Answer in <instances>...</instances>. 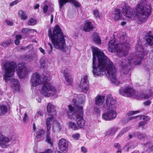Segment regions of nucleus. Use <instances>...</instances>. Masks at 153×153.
<instances>
[{
  "instance_id": "nucleus-1",
  "label": "nucleus",
  "mask_w": 153,
  "mask_h": 153,
  "mask_svg": "<svg viewBox=\"0 0 153 153\" xmlns=\"http://www.w3.org/2000/svg\"><path fill=\"white\" fill-rule=\"evenodd\" d=\"M93 74L95 76H102L107 73L112 84L118 85L123 82L116 79L117 70L114 64L102 51L96 47L92 48Z\"/></svg>"
},
{
  "instance_id": "nucleus-2",
  "label": "nucleus",
  "mask_w": 153,
  "mask_h": 153,
  "mask_svg": "<svg viewBox=\"0 0 153 153\" xmlns=\"http://www.w3.org/2000/svg\"><path fill=\"white\" fill-rule=\"evenodd\" d=\"M74 97L76 99H72L71 104H73L74 107H72V105H68V110L66 112V116L68 118L71 120L74 119L76 117V114L78 111L80 115L76 117L77 125L78 126V128H83L85 126V120L83 116V110L82 104L85 101V97L83 95H77L75 94H74Z\"/></svg>"
},
{
  "instance_id": "nucleus-3",
  "label": "nucleus",
  "mask_w": 153,
  "mask_h": 153,
  "mask_svg": "<svg viewBox=\"0 0 153 153\" xmlns=\"http://www.w3.org/2000/svg\"><path fill=\"white\" fill-rule=\"evenodd\" d=\"M51 32V30L49 29L48 35L54 47L64 52L67 51V52L69 53L70 50L65 44V36L59 26L58 25H56L53 33Z\"/></svg>"
},
{
  "instance_id": "nucleus-4",
  "label": "nucleus",
  "mask_w": 153,
  "mask_h": 153,
  "mask_svg": "<svg viewBox=\"0 0 153 153\" xmlns=\"http://www.w3.org/2000/svg\"><path fill=\"white\" fill-rule=\"evenodd\" d=\"M117 107L116 101L111 95L106 96L105 105L104 107L107 111L102 114V119L106 121H109L115 119L117 116L116 111Z\"/></svg>"
},
{
  "instance_id": "nucleus-5",
  "label": "nucleus",
  "mask_w": 153,
  "mask_h": 153,
  "mask_svg": "<svg viewBox=\"0 0 153 153\" xmlns=\"http://www.w3.org/2000/svg\"><path fill=\"white\" fill-rule=\"evenodd\" d=\"M150 6L147 4L146 0H141L135 9V15L141 23L148 18L151 12Z\"/></svg>"
},
{
  "instance_id": "nucleus-6",
  "label": "nucleus",
  "mask_w": 153,
  "mask_h": 153,
  "mask_svg": "<svg viewBox=\"0 0 153 153\" xmlns=\"http://www.w3.org/2000/svg\"><path fill=\"white\" fill-rule=\"evenodd\" d=\"M1 66L4 71V79L7 82L14 76L16 64L13 61H6L2 63Z\"/></svg>"
},
{
  "instance_id": "nucleus-7",
  "label": "nucleus",
  "mask_w": 153,
  "mask_h": 153,
  "mask_svg": "<svg viewBox=\"0 0 153 153\" xmlns=\"http://www.w3.org/2000/svg\"><path fill=\"white\" fill-rule=\"evenodd\" d=\"M122 48L121 49L119 48H118V45L116 43L115 39L109 41L108 44V50L110 52H116V55L122 56L126 55L129 49L128 44L127 43H123Z\"/></svg>"
},
{
  "instance_id": "nucleus-8",
  "label": "nucleus",
  "mask_w": 153,
  "mask_h": 153,
  "mask_svg": "<svg viewBox=\"0 0 153 153\" xmlns=\"http://www.w3.org/2000/svg\"><path fill=\"white\" fill-rule=\"evenodd\" d=\"M57 92V90L51 84L46 83L42 87L41 94L46 97L53 96Z\"/></svg>"
},
{
  "instance_id": "nucleus-9",
  "label": "nucleus",
  "mask_w": 153,
  "mask_h": 153,
  "mask_svg": "<svg viewBox=\"0 0 153 153\" xmlns=\"http://www.w3.org/2000/svg\"><path fill=\"white\" fill-rule=\"evenodd\" d=\"M141 59L142 57L141 56L140 58L135 60L133 58L130 57L128 61L123 60L120 66V70L121 72L124 74L125 72H127L128 71L127 70V66L128 64H133L134 65L139 64L140 63Z\"/></svg>"
},
{
  "instance_id": "nucleus-10",
  "label": "nucleus",
  "mask_w": 153,
  "mask_h": 153,
  "mask_svg": "<svg viewBox=\"0 0 153 153\" xmlns=\"http://www.w3.org/2000/svg\"><path fill=\"white\" fill-rule=\"evenodd\" d=\"M47 78L45 77L42 80L41 76L38 73L34 74L31 78V82L32 85L33 86L36 87L40 85L42 82H46L47 81Z\"/></svg>"
},
{
  "instance_id": "nucleus-11",
  "label": "nucleus",
  "mask_w": 153,
  "mask_h": 153,
  "mask_svg": "<svg viewBox=\"0 0 153 153\" xmlns=\"http://www.w3.org/2000/svg\"><path fill=\"white\" fill-rule=\"evenodd\" d=\"M17 75L20 78H24L27 74L28 71L25 67L24 63L19 64L16 68Z\"/></svg>"
},
{
  "instance_id": "nucleus-12",
  "label": "nucleus",
  "mask_w": 153,
  "mask_h": 153,
  "mask_svg": "<svg viewBox=\"0 0 153 153\" xmlns=\"http://www.w3.org/2000/svg\"><path fill=\"white\" fill-rule=\"evenodd\" d=\"M140 112V111L137 110L135 111H129L127 114V115L128 116L127 120L128 121L131 120L133 119H134L136 117H139L140 120H143V122H146L148 120V117L146 116L143 115L140 116H137V117L131 116L132 115L135 114L139 113Z\"/></svg>"
},
{
  "instance_id": "nucleus-13",
  "label": "nucleus",
  "mask_w": 153,
  "mask_h": 153,
  "mask_svg": "<svg viewBox=\"0 0 153 153\" xmlns=\"http://www.w3.org/2000/svg\"><path fill=\"white\" fill-rule=\"evenodd\" d=\"M119 93L123 96L131 97L135 94V91L131 87H127L120 89L119 90Z\"/></svg>"
},
{
  "instance_id": "nucleus-14",
  "label": "nucleus",
  "mask_w": 153,
  "mask_h": 153,
  "mask_svg": "<svg viewBox=\"0 0 153 153\" xmlns=\"http://www.w3.org/2000/svg\"><path fill=\"white\" fill-rule=\"evenodd\" d=\"M81 90L84 92H86L88 90V84L87 80V76H85L81 79L79 85Z\"/></svg>"
},
{
  "instance_id": "nucleus-15",
  "label": "nucleus",
  "mask_w": 153,
  "mask_h": 153,
  "mask_svg": "<svg viewBox=\"0 0 153 153\" xmlns=\"http://www.w3.org/2000/svg\"><path fill=\"white\" fill-rule=\"evenodd\" d=\"M53 114H49L48 117L46 120V124L47 128V130H51V125L53 124V125L56 122Z\"/></svg>"
},
{
  "instance_id": "nucleus-16",
  "label": "nucleus",
  "mask_w": 153,
  "mask_h": 153,
  "mask_svg": "<svg viewBox=\"0 0 153 153\" xmlns=\"http://www.w3.org/2000/svg\"><path fill=\"white\" fill-rule=\"evenodd\" d=\"M123 15L129 19H134V15L132 14V10L129 6H125L123 9Z\"/></svg>"
},
{
  "instance_id": "nucleus-17",
  "label": "nucleus",
  "mask_w": 153,
  "mask_h": 153,
  "mask_svg": "<svg viewBox=\"0 0 153 153\" xmlns=\"http://www.w3.org/2000/svg\"><path fill=\"white\" fill-rule=\"evenodd\" d=\"M68 144L67 141L64 139H62L59 140V148L60 150L64 153H66L68 150Z\"/></svg>"
},
{
  "instance_id": "nucleus-18",
  "label": "nucleus",
  "mask_w": 153,
  "mask_h": 153,
  "mask_svg": "<svg viewBox=\"0 0 153 153\" xmlns=\"http://www.w3.org/2000/svg\"><path fill=\"white\" fill-rule=\"evenodd\" d=\"M9 140L8 138L0 134V145L3 148H5L9 145Z\"/></svg>"
},
{
  "instance_id": "nucleus-19",
  "label": "nucleus",
  "mask_w": 153,
  "mask_h": 153,
  "mask_svg": "<svg viewBox=\"0 0 153 153\" xmlns=\"http://www.w3.org/2000/svg\"><path fill=\"white\" fill-rule=\"evenodd\" d=\"M113 17L116 20L119 19H124V17L123 16L120 10L117 9L114 12Z\"/></svg>"
},
{
  "instance_id": "nucleus-20",
  "label": "nucleus",
  "mask_w": 153,
  "mask_h": 153,
  "mask_svg": "<svg viewBox=\"0 0 153 153\" xmlns=\"http://www.w3.org/2000/svg\"><path fill=\"white\" fill-rule=\"evenodd\" d=\"M93 28V26L92 24V22L90 20L85 22V25L83 27V30L85 32L89 31Z\"/></svg>"
},
{
  "instance_id": "nucleus-21",
  "label": "nucleus",
  "mask_w": 153,
  "mask_h": 153,
  "mask_svg": "<svg viewBox=\"0 0 153 153\" xmlns=\"http://www.w3.org/2000/svg\"><path fill=\"white\" fill-rule=\"evenodd\" d=\"M12 87L16 91H19L20 89V85L17 79H13L11 81Z\"/></svg>"
},
{
  "instance_id": "nucleus-22",
  "label": "nucleus",
  "mask_w": 153,
  "mask_h": 153,
  "mask_svg": "<svg viewBox=\"0 0 153 153\" xmlns=\"http://www.w3.org/2000/svg\"><path fill=\"white\" fill-rule=\"evenodd\" d=\"M64 76L67 84L68 85H71L72 83V79L70 74L65 70L64 71Z\"/></svg>"
},
{
  "instance_id": "nucleus-23",
  "label": "nucleus",
  "mask_w": 153,
  "mask_h": 153,
  "mask_svg": "<svg viewBox=\"0 0 153 153\" xmlns=\"http://www.w3.org/2000/svg\"><path fill=\"white\" fill-rule=\"evenodd\" d=\"M50 130H47L46 134L45 141L50 144L52 146L53 145V141L50 136Z\"/></svg>"
},
{
  "instance_id": "nucleus-24",
  "label": "nucleus",
  "mask_w": 153,
  "mask_h": 153,
  "mask_svg": "<svg viewBox=\"0 0 153 153\" xmlns=\"http://www.w3.org/2000/svg\"><path fill=\"white\" fill-rule=\"evenodd\" d=\"M104 98L105 97L103 96L98 95L96 98V104L98 106H100L102 105L104 100Z\"/></svg>"
},
{
  "instance_id": "nucleus-25",
  "label": "nucleus",
  "mask_w": 153,
  "mask_h": 153,
  "mask_svg": "<svg viewBox=\"0 0 153 153\" xmlns=\"http://www.w3.org/2000/svg\"><path fill=\"white\" fill-rule=\"evenodd\" d=\"M18 17L22 20H25L27 19V16L26 13L22 10H19L18 13Z\"/></svg>"
},
{
  "instance_id": "nucleus-26",
  "label": "nucleus",
  "mask_w": 153,
  "mask_h": 153,
  "mask_svg": "<svg viewBox=\"0 0 153 153\" xmlns=\"http://www.w3.org/2000/svg\"><path fill=\"white\" fill-rule=\"evenodd\" d=\"M47 110L48 113L50 114H53V115H56V112L54 106L51 103H49L47 107Z\"/></svg>"
},
{
  "instance_id": "nucleus-27",
  "label": "nucleus",
  "mask_w": 153,
  "mask_h": 153,
  "mask_svg": "<svg viewBox=\"0 0 153 153\" xmlns=\"http://www.w3.org/2000/svg\"><path fill=\"white\" fill-rule=\"evenodd\" d=\"M45 131L42 129H39L35 134V135L36 138L40 139L43 137L44 133Z\"/></svg>"
},
{
  "instance_id": "nucleus-28",
  "label": "nucleus",
  "mask_w": 153,
  "mask_h": 153,
  "mask_svg": "<svg viewBox=\"0 0 153 153\" xmlns=\"http://www.w3.org/2000/svg\"><path fill=\"white\" fill-rule=\"evenodd\" d=\"M7 110L8 108L6 105H0V115H3L6 114Z\"/></svg>"
},
{
  "instance_id": "nucleus-29",
  "label": "nucleus",
  "mask_w": 153,
  "mask_h": 153,
  "mask_svg": "<svg viewBox=\"0 0 153 153\" xmlns=\"http://www.w3.org/2000/svg\"><path fill=\"white\" fill-rule=\"evenodd\" d=\"M62 126L57 122L53 127V132H58L60 131L62 128Z\"/></svg>"
},
{
  "instance_id": "nucleus-30",
  "label": "nucleus",
  "mask_w": 153,
  "mask_h": 153,
  "mask_svg": "<svg viewBox=\"0 0 153 153\" xmlns=\"http://www.w3.org/2000/svg\"><path fill=\"white\" fill-rule=\"evenodd\" d=\"M137 136L138 138L141 140H144L147 138V137L145 134H141L139 132H136L135 135Z\"/></svg>"
},
{
  "instance_id": "nucleus-31",
  "label": "nucleus",
  "mask_w": 153,
  "mask_h": 153,
  "mask_svg": "<svg viewBox=\"0 0 153 153\" xmlns=\"http://www.w3.org/2000/svg\"><path fill=\"white\" fill-rule=\"evenodd\" d=\"M117 130V128L116 127L113 128L107 131L106 134L107 135H112L116 132Z\"/></svg>"
},
{
  "instance_id": "nucleus-32",
  "label": "nucleus",
  "mask_w": 153,
  "mask_h": 153,
  "mask_svg": "<svg viewBox=\"0 0 153 153\" xmlns=\"http://www.w3.org/2000/svg\"><path fill=\"white\" fill-rule=\"evenodd\" d=\"M68 126L69 127L74 130L78 128V126L77 124L72 121H70L68 122Z\"/></svg>"
},
{
  "instance_id": "nucleus-33",
  "label": "nucleus",
  "mask_w": 153,
  "mask_h": 153,
  "mask_svg": "<svg viewBox=\"0 0 153 153\" xmlns=\"http://www.w3.org/2000/svg\"><path fill=\"white\" fill-rule=\"evenodd\" d=\"M152 94L151 93L149 94H141L139 95V99L140 100L149 99L151 97Z\"/></svg>"
},
{
  "instance_id": "nucleus-34",
  "label": "nucleus",
  "mask_w": 153,
  "mask_h": 153,
  "mask_svg": "<svg viewBox=\"0 0 153 153\" xmlns=\"http://www.w3.org/2000/svg\"><path fill=\"white\" fill-rule=\"evenodd\" d=\"M93 14L94 16L96 18L100 19L101 16V14L97 9H95L93 10Z\"/></svg>"
},
{
  "instance_id": "nucleus-35",
  "label": "nucleus",
  "mask_w": 153,
  "mask_h": 153,
  "mask_svg": "<svg viewBox=\"0 0 153 153\" xmlns=\"http://www.w3.org/2000/svg\"><path fill=\"white\" fill-rule=\"evenodd\" d=\"M135 49L137 50L138 51L140 52V53H141L142 55L143 56L145 55V53L143 52V48L140 46H139L138 44H136L135 47Z\"/></svg>"
},
{
  "instance_id": "nucleus-36",
  "label": "nucleus",
  "mask_w": 153,
  "mask_h": 153,
  "mask_svg": "<svg viewBox=\"0 0 153 153\" xmlns=\"http://www.w3.org/2000/svg\"><path fill=\"white\" fill-rule=\"evenodd\" d=\"M48 2L46 1H45L44 3L42 9L43 13L45 14L47 12L48 9Z\"/></svg>"
},
{
  "instance_id": "nucleus-37",
  "label": "nucleus",
  "mask_w": 153,
  "mask_h": 153,
  "mask_svg": "<svg viewBox=\"0 0 153 153\" xmlns=\"http://www.w3.org/2000/svg\"><path fill=\"white\" fill-rule=\"evenodd\" d=\"M93 40L94 42L98 44H100L101 43L100 39L98 35L94 36Z\"/></svg>"
},
{
  "instance_id": "nucleus-38",
  "label": "nucleus",
  "mask_w": 153,
  "mask_h": 153,
  "mask_svg": "<svg viewBox=\"0 0 153 153\" xmlns=\"http://www.w3.org/2000/svg\"><path fill=\"white\" fill-rule=\"evenodd\" d=\"M16 39L15 41V44L16 45H18L20 43V40L22 38L21 35H18L16 36Z\"/></svg>"
},
{
  "instance_id": "nucleus-39",
  "label": "nucleus",
  "mask_w": 153,
  "mask_h": 153,
  "mask_svg": "<svg viewBox=\"0 0 153 153\" xmlns=\"http://www.w3.org/2000/svg\"><path fill=\"white\" fill-rule=\"evenodd\" d=\"M36 21L34 19L31 18L28 22V24L30 25H36Z\"/></svg>"
},
{
  "instance_id": "nucleus-40",
  "label": "nucleus",
  "mask_w": 153,
  "mask_h": 153,
  "mask_svg": "<svg viewBox=\"0 0 153 153\" xmlns=\"http://www.w3.org/2000/svg\"><path fill=\"white\" fill-rule=\"evenodd\" d=\"M130 129L129 127H127L123 128L119 133L118 135L121 136L124 133L128 131Z\"/></svg>"
},
{
  "instance_id": "nucleus-41",
  "label": "nucleus",
  "mask_w": 153,
  "mask_h": 153,
  "mask_svg": "<svg viewBox=\"0 0 153 153\" xmlns=\"http://www.w3.org/2000/svg\"><path fill=\"white\" fill-rule=\"evenodd\" d=\"M11 42L10 40H7L2 43V45L4 47H6L9 45Z\"/></svg>"
},
{
  "instance_id": "nucleus-42",
  "label": "nucleus",
  "mask_w": 153,
  "mask_h": 153,
  "mask_svg": "<svg viewBox=\"0 0 153 153\" xmlns=\"http://www.w3.org/2000/svg\"><path fill=\"white\" fill-rule=\"evenodd\" d=\"M70 2L72 3L76 7H79L81 6L80 4L75 0H71Z\"/></svg>"
},
{
  "instance_id": "nucleus-43",
  "label": "nucleus",
  "mask_w": 153,
  "mask_h": 153,
  "mask_svg": "<svg viewBox=\"0 0 153 153\" xmlns=\"http://www.w3.org/2000/svg\"><path fill=\"white\" fill-rule=\"evenodd\" d=\"M20 2L19 0H16L15 1L10 2V6L13 7L14 6L17 4L18 3Z\"/></svg>"
},
{
  "instance_id": "nucleus-44",
  "label": "nucleus",
  "mask_w": 153,
  "mask_h": 153,
  "mask_svg": "<svg viewBox=\"0 0 153 153\" xmlns=\"http://www.w3.org/2000/svg\"><path fill=\"white\" fill-rule=\"evenodd\" d=\"M30 29L23 28L22 30V32L24 34H28L30 33Z\"/></svg>"
},
{
  "instance_id": "nucleus-45",
  "label": "nucleus",
  "mask_w": 153,
  "mask_h": 153,
  "mask_svg": "<svg viewBox=\"0 0 153 153\" xmlns=\"http://www.w3.org/2000/svg\"><path fill=\"white\" fill-rule=\"evenodd\" d=\"M28 119V116L27 115V113L26 112H25L24 113V117L23 118V121L25 122H27Z\"/></svg>"
},
{
  "instance_id": "nucleus-46",
  "label": "nucleus",
  "mask_w": 153,
  "mask_h": 153,
  "mask_svg": "<svg viewBox=\"0 0 153 153\" xmlns=\"http://www.w3.org/2000/svg\"><path fill=\"white\" fill-rule=\"evenodd\" d=\"M49 50H48L49 53H51L52 51V46L51 43H48V46Z\"/></svg>"
},
{
  "instance_id": "nucleus-47",
  "label": "nucleus",
  "mask_w": 153,
  "mask_h": 153,
  "mask_svg": "<svg viewBox=\"0 0 153 153\" xmlns=\"http://www.w3.org/2000/svg\"><path fill=\"white\" fill-rule=\"evenodd\" d=\"M43 112L42 111H37V113L36 114V115L35 116V119H37L38 116V115H39L40 116H42L43 115Z\"/></svg>"
},
{
  "instance_id": "nucleus-48",
  "label": "nucleus",
  "mask_w": 153,
  "mask_h": 153,
  "mask_svg": "<svg viewBox=\"0 0 153 153\" xmlns=\"http://www.w3.org/2000/svg\"><path fill=\"white\" fill-rule=\"evenodd\" d=\"M52 151L50 149H47L45 150L43 152L39 153H52Z\"/></svg>"
},
{
  "instance_id": "nucleus-49",
  "label": "nucleus",
  "mask_w": 153,
  "mask_h": 153,
  "mask_svg": "<svg viewBox=\"0 0 153 153\" xmlns=\"http://www.w3.org/2000/svg\"><path fill=\"white\" fill-rule=\"evenodd\" d=\"M80 135L78 134H75L73 135L72 137L75 139L77 140L79 137Z\"/></svg>"
},
{
  "instance_id": "nucleus-50",
  "label": "nucleus",
  "mask_w": 153,
  "mask_h": 153,
  "mask_svg": "<svg viewBox=\"0 0 153 153\" xmlns=\"http://www.w3.org/2000/svg\"><path fill=\"white\" fill-rule=\"evenodd\" d=\"M5 22L8 25L12 26L13 25V22L11 21L7 20Z\"/></svg>"
},
{
  "instance_id": "nucleus-51",
  "label": "nucleus",
  "mask_w": 153,
  "mask_h": 153,
  "mask_svg": "<svg viewBox=\"0 0 153 153\" xmlns=\"http://www.w3.org/2000/svg\"><path fill=\"white\" fill-rule=\"evenodd\" d=\"M114 147L117 149L121 148L120 144L118 143H115L114 144Z\"/></svg>"
},
{
  "instance_id": "nucleus-52",
  "label": "nucleus",
  "mask_w": 153,
  "mask_h": 153,
  "mask_svg": "<svg viewBox=\"0 0 153 153\" xmlns=\"http://www.w3.org/2000/svg\"><path fill=\"white\" fill-rule=\"evenodd\" d=\"M151 102L150 100H147L145 101L144 102V104L145 105L147 106L151 104Z\"/></svg>"
},
{
  "instance_id": "nucleus-53",
  "label": "nucleus",
  "mask_w": 153,
  "mask_h": 153,
  "mask_svg": "<svg viewBox=\"0 0 153 153\" xmlns=\"http://www.w3.org/2000/svg\"><path fill=\"white\" fill-rule=\"evenodd\" d=\"M146 123V122L142 121L139 123V127L144 125Z\"/></svg>"
},
{
  "instance_id": "nucleus-54",
  "label": "nucleus",
  "mask_w": 153,
  "mask_h": 153,
  "mask_svg": "<svg viewBox=\"0 0 153 153\" xmlns=\"http://www.w3.org/2000/svg\"><path fill=\"white\" fill-rule=\"evenodd\" d=\"M40 63L42 66L43 67L45 66V61L43 59H41L40 61Z\"/></svg>"
},
{
  "instance_id": "nucleus-55",
  "label": "nucleus",
  "mask_w": 153,
  "mask_h": 153,
  "mask_svg": "<svg viewBox=\"0 0 153 153\" xmlns=\"http://www.w3.org/2000/svg\"><path fill=\"white\" fill-rule=\"evenodd\" d=\"M81 150L84 153H85L87 152V149L86 148L84 147H82Z\"/></svg>"
},
{
  "instance_id": "nucleus-56",
  "label": "nucleus",
  "mask_w": 153,
  "mask_h": 153,
  "mask_svg": "<svg viewBox=\"0 0 153 153\" xmlns=\"http://www.w3.org/2000/svg\"><path fill=\"white\" fill-rule=\"evenodd\" d=\"M39 50L43 54H45L44 50L42 48H39Z\"/></svg>"
},
{
  "instance_id": "nucleus-57",
  "label": "nucleus",
  "mask_w": 153,
  "mask_h": 153,
  "mask_svg": "<svg viewBox=\"0 0 153 153\" xmlns=\"http://www.w3.org/2000/svg\"><path fill=\"white\" fill-rule=\"evenodd\" d=\"M36 33V30L35 29H30V33Z\"/></svg>"
},
{
  "instance_id": "nucleus-58",
  "label": "nucleus",
  "mask_w": 153,
  "mask_h": 153,
  "mask_svg": "<svg viewBox=\"0 0 153 153\" xmlns=\"http://www.w3.org/2000/svg\"><path fill=\"white\" fill-rule=\"evenodd\" d=\"M53 16L52 15H51V24L53 21Z\"/></svg>"
},
{
  "instance_id": "nucleus-59",
  "label": "nucleus",
  "mask_w": 153,
  "mask_h": 153,
  "mask_svg": "<svg viewBox=\"0 0 153 153\" xmlns=\"http://www.w3.org/2000/svg\"><path fill=\"white\" fill-rule=\"evenodd\" d=\"M36 129V127L35 124L33 123V130L34 131H35Z\"/></svg>"
},
{
  "instance_id": "nucleus-60",
  "label": "nucleus",
  "mask_w": 153,
  "mask_h": 153,
  "mask_svg": "<svg viewBox=\"0 0 153 153\" xmlns=\"http://www.w3.org/2000/svg\"><path fill=\"white\" fill-rule=\"evenodd\" d=\"M94 111L95 112L97 113H99L100 112V110L99 109H97L96 108H95L94 109Z\"/></svg>"
},
{
  "instance_id": "nucleus-61",
  "label": "nucleus",
  "mask_w": 153,
  "mask_h": 153,
  "mask_svg": "<svg viewBox=\"0 0 153 153\" xmlns=\"http://www.w3.org/2000/svg\"><path fill=\"white\" fill-rule=\"evenodd\" d=\"M39 4H36L34 6V8L35 9H36L38 8L39 7Z\"/></svg>"
},
{
  "instance_id": "nucleus-62",
  "label": "nucleus",
  "mask_w": 153,
  "mask_h": 153,
  "mask_svg": "<svg viewBox=\"0 0 153 153\" xmlns=\"http://www.w3.org/2000/svg\"><path fill=\"white\" fill-rule=\"evenodd\" d=\"M121 149L120 148L119 149H117V153H121Z\"/></svg>"
},
{
  "instance_id": "nucleus-63",
  "label": "nucleus",
  "mask_w": 153,
  "mask_h": 153,
  "mask_svg": "<svg viewBox=\"0 0 153 153\" xmlns=\"http://www.w3.org/2000/svg\"><path fill=\"white\" fill-rule=\"evenodd\" d=\"M126 23V22H125V21H123V22H121V25L122 26H124L125 25Z\"/></svg>"
},
{
  "instance_id": "nucleus-64",
  "label": "nucleus",
  "mask_w": 153,
  "mask_h": 153,
  "mask_svg": "<svg viewBox=\"0 0 153 153\" xmlns=\"http://www.w3.org/2000/svg\"><path fill=\"white\" fill-rule=\"evenodd\" d=\"M151 147L150 148V150L151 151H152L153 150V145H151Z\"/></svg>"
}]
</instances>
